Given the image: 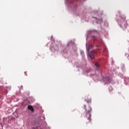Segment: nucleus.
<instances>
[{
	"label": "nucleus",
	"mask_w": 129,
	"mask_h": 129,
	"mask_svg": "<svg viewBox=\"0 0 129 129\" xmlns=\"http://www.w3.org/2000/svg\"><path fill=\"white\" fill-rule=\"evenodd\" d=\"M93 46H92V45H90V46H89V47H88V51H89V50L90 49H91Z\"/></svg>",
	"instance_id": "nucleus-4"
},
{
	"label": "nucleus",
	"mask_w": 129,
	"mask_h": 129,
	"mask_svg": "<svg viewBox=\"0 0 129 129\" xmlns=\"http://www.w3.org/2000/svg\"><path fill=\"white\" fill-rule=\"evenodd\" d=\"M94 54H95V51H94V50H92L90 52H89V56L91 59H94Z\"/></svg>",
	"instance_id": "nucleus-2"
},
{
	"label": "nucleus",
	"mask_w": 129,
	"mask_h": 129,
	"mask_svg": "<svg viewBox=\"0 0 129 129\" xmlns=\"http://www.w3.org/2000/svg\"><path fill=\"white\" fill-rule=\"evenodd\" d=\"M32 129H37V128L33 127Z\"/></svg>",
	"instance_id": "nucleus-7"
},
{
	"label": "nucleus",
	"mask_w": 129,
	"mask_h": 129,
	"mask_svg": "<svg viewBox=\"0 0 129 129\" xmlns=\"http://www.w3.org/2000/svg\"><path fill=\"white\" fill-rule=\"evenodd\" d=\"M95 66L97 67V68H98V67H99V64H98L97 62H96L95 63Z\"/></svg>",
	"instance_id": "nucleus-5"
},
{
	"label": "nucleus",
	"mask_w": 129,
	"mask_h": 129,
	"mask_svg": "<svg viewBox=\"0 0 129 129\" xmlns=\"http://www.w3.org/2000/svg\"><path fill=\"white\" fill-rule=\"evenodd\" d=\"M87 102H91V99H90L89 101H87Z\"/></svg>",
	"instance_id": "nucleus-6"
},
{
	"label": "nucleus",
	"mask_w": 129,
	"mask_h": 129,
	"mask_svg": "<svg viewBox=\"0 0 129 129\" xmlns=\"http://www.w3.org/2000/svg\"><path fill=\"white\" fill-rule=\"evenodd\" d=\"M25 74H27L26 73H25Z\"/></svg>",
	"instance_id": "nucleus-8"
},
{
	"label": "nucleus",
	"mask_w": 129,
	"mask_h": 129,
	"mask_svg": "<svg viewBox=\"0 0 129 129\" xmlns=\"http://www.w3.org/2000/svg\"><path fill=\"white\" fill-rule=\"evenodd\" d=\"M28 109H29V110H31V111H34V108L33 107V106H31V105H29L28 106Z\"/></svg>",
	"instance_id": "nucleus-3"
},
{
	"label": "nucleus",
	"mask_w": 129,
	"mask_h": 129,
	"mask_svg": "<svg viewBox=\"0 0 129 129\" xmlns=\"http://www.w3.org/2000/svg\"><path fill=\"white\" fill-rule=\"evenodd\" d=\"M84 107L86 110V116L88 117V121L86 122V123H89L91 121V119L90 117H91V111L92 110V108H91V107L88 106L86 107V105H84Z\"/></svg>",
	"instance_id": "nucleus-1"
}]
</instances>
